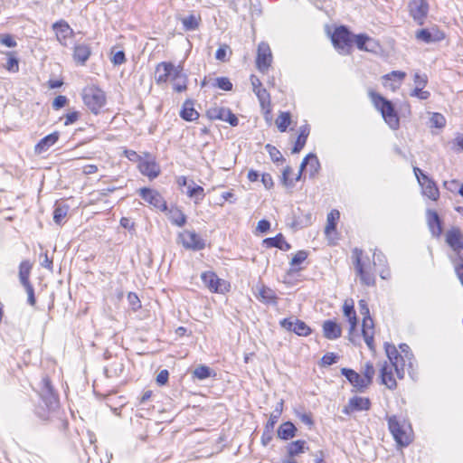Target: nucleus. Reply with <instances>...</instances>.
Listing matches in <instances>:
<instances>
[{
	"label": "nucleus",
	"instance_id": "31",
	"mask_svg": "<svg viewBox=\"0 0 463 463\" xmlns=\"http://www.w3.org/2000/svg\"><path fill=\"white\" fill-rule=\"evenodd\" d=\"M310 133V128L307 125H303L299 128V133L292 148L293 154L299 153L307 143V139Z\"/></svg>",
	"mask_w": 463,
	"mask_h": 463
},
{
	"label": "nucleus",
	"instance_id": "5",
	"mask_svg": "<svg viewBox=\"0 0 463 463\" xmlns=\"http://www.w3.org/2000/svg\"><path fill=\"white\" fill-rule=\"evenodd\" d=\"M332 43L335 49L342 54L350 52L354 35L345 25L336 27L331 36Z\"/></svg>",
	"mask_w": 463,
	"mask_h": 463
},
{
	"label": "nucleus",
	"instance_id": "58",
	"mask_svg": "<svg viewBox=\"0 0 463 463\" xmlns=\"http://www.w3.org/2000/svg\"><path fill=\"white\" fill-rule=\"evenodd\" d=\"M366 333H373V321L370 317H364L363 318V325H362V335Z\"/></svg>",
	"mask_w": 463,
	"mask_h": 463
},
{
	"label": "nucleus",
	"instance_id": "17",
	"mask_svg": "<svg viewBox=\"0 0 463 463\" xmlns=\"http://www.w3.org/2000/svg\"><path fill=\"white\" fill-rule=\"evenodd\" d=\"M371 408V401L368 398L352 397L347 405L343 409V413L349 415L354 411H368Z\"/></svg>",
	"mask_w": 463,
	"mask_h": 463
},
{
	"label": "nucleus",
	"instance_id": "34",
	"mask_svg": "<svg viewBox=\"0 0 463 463\" xmlns=\"http://www.w3.org/2000/svg\"><path fill=\"white\" fill-rule=\"evenodd\" d=\"M297 428L291 421L282 423L278 429V437L281 439L288 440L296 436Z\"/></svg>",
	"mask_w": 463,
	"mask_h": 463
},
{
	"label": "nucleus",
	"instance_id": "7",
	"mask_svg": "<svg viewBox=\"0 0 463 463\" xmlns=\"http://www.w3.org/2000/svg\"><path fill=\"white\" fill-rule=\"evenodd\" d=\"M387 421L389 430L392 433L394 440L397 442L398 446L402 448L409 446V444L411 442V439L407 432L403 430L402 426L397 420V417L394 415L388 416Z\"/></svg>",
	"mask_w": 463,
	"mask_h": 463
},
{
	"label": "nucleus",
	"instance_id": "33",
	"mask_svg": "<svg viewBox=\"0 0 463 463\" xmlns=\"http://www.w3.org/2000/svg\"><path fill=\"white\" fill-rule=\"evenodd\" d=\"M180 117L186 121H194L199 118V113L194 109L193 101L186 100L183 104Z\"/></svg>",
	"mask_w": 463,
	"mask_h": 463
},
{
	"label": "nucleus",
	"instance_id": "3",
	"mask_svg": "<svg viewBox=\"0 0 463 463\" xmlns=\"http://www.w3.org/2000/svg\"><path fill=\"white\" fill-rule=\"evenodd\" d=\"M354 265L356 275L361 282L366 286H373L375 283V277L373 272V264L368 257H363V250L357 248L353 250Z\"/></svg>",
	"mask_w": 463,
	"mask_h": 463
},
{
	"label": "nucleus",
	"instance_id": "12",
	"mask_svg": "<svg viewBox=\"0 0 463 463\" xmlns=\"http://www.w3.org/2000/svg\"><path fill=\"white\" fill-rule=\"evenodd\" d=\"M280 326L300 336H307L311 333L310 327L304 321L294 317L282 319Z\"/></svg>",
	"mask_w": 463,
	"mask_h": 463
},
{
	"label": "nucleus",
	"instance_id": "52",
	"mask_svg": "<svg viewBox=\"0 0 463 463\" xmlns=\"http://www.w3.org/2000/svg\"><path fill=\"white\" fill-rule=\"evenodd\" d=\"M400 350H401V353L403 354L402 356L404 358V363L406 361H408L409 366L411 367L412 366L411 360L413 359V354L411 352L410 346L407 344H401L400 345Z\"/></svg>",
	"mask_w": 463,
	"mask_h": 463
},
{
	"label": "nucleus",
	"instance_id": "24",
	"mask_svg": "<svg viewBox=\"0 0 463 463\" xmlns=\"http://www.w3.org/2000/svg\"><path fill=\"white\" fill-rule=\"evenodd\" d=\"M423 191V194L428 196L430 200L437 201L439 196V189L436 184L429 178L428 175H423V181L419 183Z\"/></svg>",
	"mask_w": 463,
	"mask_h": 463
},
{
	"label": "nucleus",
	"instance_id": "64",
	"mask_svg": "<svg viewBox=\"0 0 463 463\" xmlns=\"http://www.w3.org/2000/svg\"><path fill=\"white\" fill-rule=\"evenodd\" d=\"M126 61L125 52L123 51H118L114 53L111 58V62L114 65H121Z\"/></svg>",
	"mask_w": 463,
	"mask_h": 463
},
{
	"label": "nucleus",
	"instance_id": "51",
	"mask_svg": "<svg viewBox=\"0 0 463 463\" xmlns=\"http://www.w3.org/2000/svg\"><path fill=\"white\" fill-rule=\"evenodd\" d=\"M214 86L226 91L231 90L232 89V83L226 77L216 78Z\"/></svg>",
	"mask_w": 463,
	"mask_h": 463
},
{
	"label": "nucleus",
	"instance_id": "16",
	"mask_svg": "<svg viewBox=\"0 0 463 463\" xmlns=\"http://www.w3.org/2000/svg\"><path fill=\"white\" fill-rule=\"evenodd\" d=\"M415 37L420 42L430 43L442 41L445 38V34L443 32L433 27L431 29L424 28L417 31Z\"/></svg>",
	"mask_w": 463,
	"mask_h": 463
},
{
	"label": "nucleus",
	"instance_id": "22",
	"mask_svg": "<svg viewBox=\"0 0 463 463\" xmlns=\"http://www.w3.org/2000/svg\"><path fill=\"white\" fill-rule=\"evenodd\" d=\"M404 77V72L393 71L391 73L383 76V85L385 88L390 89L392 91H395L400 87Z\"/></svg>",
	"mask_w": 463,
	"mask_h": 463
},
{
	"label": "nucleus",
	"instance_id": "63",
	"mask_svg": "<svg viewBox=\"0 0 463 463\" xmlns=\"http://www.w3.org/2000/svg\"><path fill=\"white\" fill-rule=\"evenodd\" d=\"M68 102V99L65 96L59 95L52 101V108L54 109H60L63 108Z\"/></svg>",
	"mask_w": 463,
	"mask_h": 463
},
{
	"label": "nucleus",
	"instance_id": "44",
	"mask_svg": "<svg viewBox=\"0 0 463 463\" xmlns=\"http://www.w3.org/2000/svg\"><path fill=\"white\" fill-rule=\"evenodd\" d=\"M5 54L8 57L5 69L12 72H17L19 71L18 59L15 57L14 52H7Z\"/></svg>",
	"mask_w": 463,
	"mask_h": 463
},
{
	"label": "nucleus",
	"instance_id": "49",
	"mask_svg": "<svg viewBox=\"0 0 463 463\" xmlns=\"http://www.w3.org/2000/svg\"><path fill=\"white\" fill-rule=\"evenodd\" d=\"M363 373V379L364 380L367 386H369L372 383L374 375V368L371 363L365 364Z\"/></svg>",
	"mask_w": 463,
	"mask_h": 463
},
{
	"label": "nucleus",
	"instance_id": "29",
	"mask_svg": "<svg viewBox=\"0 0 463 463\" xmlns=\"http://www.w3.org/2000/svg\"><path fill=\"white\" fill-rule=\"evenodd\" d=\"M264 244L268 248H278L281 250L288 251L291 249L289 243H288L281 233H279L275 237L267 238L263 241Z\"/></svg>",
	"mask_w": 463,
	"mask_h": 463
},
{
	"label": "nucleus",
	"instance_id": "8",
	"mask_svg": "<svg viewBox=\"0 0 463 463\" xmlns=\"http://www.w3.org/2000/svg\"><path fill=\"white\" fill-rule=\"evenodd\" d=\"M201 279L203 285L212 292L223 294L228 291L229 284L213 271L203 272Z\"/></svg>",
	"mask_w": 463,
	"mask_h": 463
},
{
	"label": "nucleus",
	"instance_id": "35",
	"mask_svg": "<svg viewBox=\"0 0 463 463\" xmlns=\"http://www.w3.org/2000/svg\"><path fill=\"white\" fill-rule=\"evenodd\" d=\"M186 194L188 197L194 198L195 203H199L205 195L203 188L200 185H196L194 181H191L187 186Z\"/></svg>",
	"mask_w": 463,
	"mask_h": 463
},
{
	"label": "nucleus",
	"instance_id": "20",
	"mask_svg": "<svg viewBox=\"0 0 463 463\" xmlns=\"http://www.w3.org/2000/svg\"><path fill=\"white\" fill-rule=\"evenodd\" d=\"M341 374L348 380V382L356 389V391L364 392L368 387L363 379V376H361L353 369L342 368Z\"/></svg>",
	"mask_w": 463,
	"mask_h": 463
},
{
	"label": "nucleus",
	"instance_id": "40",
	"mask_svg": "<svg viewBox=\"0 0 463 463\" xmlns=\"http://www.w3.org/2000/svg\"><path fill=\"white\" fill-rule=\"evenodd\" d=\"M339 212L337 210H332L327 215V222L325 228V233L329 235L332 232L335 231L336 221L339 219Z\"/></svg>",
	"mask_w": 463,
	"mask_h": 463
},
{
	"label": "nucleus",
	"instance_id": "4",
	"mask_svg": "<svg viewBox=\"0 0 463 463\" xmlns=\"http://www.w3.org/2000/svg\"><path fill=\"white\" fill-rule=\"evenodd\" d=\"M82 99L88 109L95 115H98L106 104L105 92L96 86L84 88L82 90Z\"/></svg>",
	"mask_w": 463,
	"mask_h": 463
},
{
	"label": "nucleus",
	"instance_id": "25",
	"mask_svg": "<svg viewBox=\"0 0 463 463\" xmlns=\"http://www.w3.org/2000/svg\"><path fill=\"white\" fill-rule=\"evenodd\" d=\"M139 171L149 177L150 179L156 178L160 173L159 165L153 160H143L138 165Z\"/></svg>",
	"mask_w": 463,
	"mask_h": 463
},
{
	"label": "nucleus",
	"instance_id": "56",
	"mask_svg": "<svg viewBox=\"0 0 463 463\" xmlns=\"http://www.w3.org/2000/svg\"><path fill=\"white\" fill-rule=\"evenodd\" d=\"M292 174V168L286 166L282 172V183L285 186L293 187L295 183L293 179H289V175Z\"/></svg>",
	"mask_w": 463,
	"mask_h": 463
},
{
	"label": "nucleus",
	"instance_id": "48",
	"mask_svg": "<svg viewBox=\"0 0 463 463\" xmlns=\"http://www.w3.org/2000/svg\"><path fill=\"white\" fill-rule=\"evenodd\" d=\"M30 267L24 262L20 265L19 278L23 286L31 284L29 281Z\"/></svg>",
	"mask_w": 463,
	"mask_h": 463
},
{
	"label": "nucleus",
	"instance_id": "43",
	"mask_svg": "<svg viewBox=\"0 0 463 463\" xmlns=\"http://www.w3.org/2000/svg\"><path fill=\"white\" fill-rule=\"evenodd\" d=\"M344 315L348 318L349 324H352V329H354L357 326V318L354 306L345 304Z\"/></svg>",
	"mask_w": 463,
	"mask_h": 463
},
{
	"label": "nucleus",
	"instance_id": "36",
	"mask_svg": "<svg viewBox=\"0 0 463 463\" xmlns=\"http://www.w3.org/2000/svg\"><path fill=\"white\" fill-rule=\"evenodd\" d=\"M180 21L183 24L184 31H194L199 28L201 16L192 14L186 17H181Z\"/></svg>",
	"mask_w": 463,
	"mask_h": 463
},
{
	"label": "nucleus",
	"instance_id": "53",
	"mask_svg": "<svg viewBox=\"0 0 463 463\" xmlns=\"http://www.w3.org/2000/svg\"><path fill=\"white\" fill-rule=\"evenodd\" d=\"M307 258V252L306 250H298L290 261L292 267H296L304 262Z\"/></svg>",
	"mask_w": 463,
	"mask_h": 463
},
{
	"label": "nucleus",
	"instance_id": "19",
	"mask_svg": "<svg viewBox=\"0 0 463 463\" xmlns=\"http://www.w3.org/2000/svg\"><path fill=\"white\" fill-rule=\"evenodd\" d=\"M250 82L252 85V90L256 96L258 97V99L260 103V106L262 109H265L266 106L269 107L270 105V96L266 89L262 88V84L259 78L252 75L250 77Z\"/></svg>",
	"mask_w": 463,
	"mask_h": 463
},
{
	"label": "nucleus",
	"instance_id": "61",
	"mask_svg": "<svg viewBox=\"0 0 463 463\" xmlns=\"http://www.w3.org/2000/svg\"><path fill=\"white\" fill-rule=\"evenodd\" d=\"M128 300L133 310H137L141 307L140 300L136 293H128Z\"/></svg>",
	"mask_w": 463,
	"mask_h": 463
},
{
	"label": "nucleus",
	"instance_id": "42",
	"mask_svg": "<svg viewBox=\"0 0 463 463\" xmlns=\"http://www.w3.org/2000/svg\"><path fill=\"white\" fill-rule=\"evenodd\" d=\"M291 122L289 112H281L276 120L277 127L280 132H285Z\"/></svg>",
	"mask_w": 463,
	"mask_h": 463
},
{
	"label": "nucleus",
	"instance_id": "45",
	"mask_svg": "<svg viewBox=\"0 0 463 463\" xmlns=\"http://www.w3.org/2000/svg\"><path fill=\"white\" fill-rule=\"evenodd\" d=\"M68 213V207L58 205L53 212V221L57 224H61Z\"/></svg>",
	"mask_w": 463,
	"mask_h": 463
},
{
	"label": "nucleus",
	"instance_id": "28",
	"mask_svg": "<svg viewBox=\"0 0 463 463\" xmlns=\"http://www.w3.org/2000/svg\"><path fill=\"white\" fill-rule=\"evenodd\" d=\"M323 331L326 338L334 340L341 336V327L332 320H326L323 324Z\"/></svg>",
	"mask_w": 463,
	"mask_h": 463
},
{
	"label": "nucleus",
	"instance_id": "60",
	"mask_svg": "<svg viewBox=\"0 0 463 463\" xmlns=\"http://www.w3.org/2000/svg\"><path fill=\"white\" fill-rule=\"evenodd\" d=\"M338 360V356L334 353H327L323 355L321 362L323 365H332Z\"/></svg>",
	"mask_w": 463,
	"mask_h": 463
},
{
	"label": "nucleus",
	"instance_id": "21",
	"mask_svg": "<svg viewBox=\"0 0 463 463\" xmlns=\"http://www.w3.org/2000/svg\"><path fill=\"white\" fill-rule=\"evenodd\" d=\"M427 222L429 229L434 237H439L443 232L442 221L437 212L433 210L427 211Z\"/></svg>",
	"mask_w": 463,
	"mask_h": 463
},
{
	"label": "nucleus",
	"instance_id": "41",
	"mask_svg": "<svg viewBox=\"0 0 463 463\" xmlns=\"http://www.w3.org/2000/svg\"><path fill=\"white\" fill-rule=\"evenodd\" d=\"M212 375H215L213 371L206 365H199L193 371V376L199 380H205Z\"/></svg>",
	"mask_w": 463,
	"mask_h": 463
},
{
	"label": "nucleus",
	"instance_id": "37",
	"mask_svg": "<svg viewBox=\"0 0 463 463\" xmlns=\"http://www.w3.org/2000/svg\"><path fill=\"white\" fill-rule=\"evenodd\" d=\"M307 172L309 174V177L313 178L320 169V163L317 156L313 153H309L308 155H307Z\"/></svg>",
	"mask_w": 463,
	"mask_h": 463
},
{
	"label": "nucleus",
	"instance_id": "30",
	"mask_svg": "<svg viewBox=\"0 0 463 463\" xmlns=\"http://www.w3.org/2000/svg\"><path fill=\"white\" fill-rule=\"evenodd\" d=\"M381 383L386 385L389 389L392 390L396 387L397 383L392 376V368L385 363L380 370Z\"/></svg>",
	"mask_w": 463,
	"mask_h": 463
},
{
	"label": "nucleus",
	"instance_id": "62",
	"mask_svg": "<svg viewBox=\"0 0 463 463\" xmlns=\"http://www.w3.org/2000/svg\"><path fill=\"white\" fill-rule=\"evenodd\" d=\"M41 266L48 269L49 270H52V258L48 256V252L45 251L40 255Z\"/></svg>",
	"mask_w": 463,
	"mask_h": 463
},
{
	"label": "nucleus",
	"instance_id": "39",
	"mask_svg": "<svg viewBox=\"0 0 463 463\" xmlns=\"http://www.w3.org/2000/svg\"><path fill=\"white\" fill-rule=\"evenodd\" d=\"M257 298L260 301H263V302L269 303V304L276 303V299H277L275 292L271 288H267L265 286H261L259 288Z\"/></svg>",
	"mask_w": 463,
	"mask_h": 463
},
{
	"label": "nucleus",
	"instance_id": "11",
	"mask_svg": "<svg viewBox=\"0 0 463 463\" xmlns=\"http://www.w3.org/2000/svg\"><path fill=\"white\" fill-rule=\"evenodd\" d=\"M139 194L145 202L153 205L155 208L162 212L167 210L166 202L157 191L144 187L139 190Z\"/></svg>",
	"mask_w": 463,
	"mask_h": 463
},
{
	"label": "nucleus",
	"instance_id": "32",
	"mask_svg": "<svg viewBox=\"0 0 463 463\" xmlns=\"http://www.w3.org/2000/svg\"><path fill=\"white\" fill-rule=\"evenodd\" d=\"M90 48L87 44H77L74 47L73 58L77 62L85 64L90 56Z\"/></svg>",
	"mask_w": 463,
	"mask_h": 463
},
{
	"label": "nucleus",
	"instance_id": "14",
	"mask_svg": "<svg viewBox=\"0 0 463 463\" xmlns=\"http://www.w3.org/2000/svg\"><path fill=\"white\" fill-rule=\"evenodd\" d=\"M411 15L420 25H422L429 11L425 0H411L409 5Z\"/></svg>",
	"mask_w": 463,
	"mask_h": 463
},
{
	"label": "nucleus",
	"instance_id": "55",
	"mask_svg": "<svg viewBox=\"0 0 463 463\" xmlns=\"http://www.w3.org/2000/svg\"><path fill=\"white\" fill-rule=\"evenodd\" d=\"M0 43L9 48H14L17 45V43L14 39L13 35L9 33L0 34Z\"/></svg>",
	"mask_w": 463,
	"mask_h": 463
},
{
	"label": "nucleus",
	"instance_id": "18",
	"mask_svg": "<svg viewBox=\"0 0 463 463\" xmlns=\"http://www.w3.org/2000/svg\"><path fill=\"white\" fill-rule=\"evenodd\" d=\"M447 243L456 251L459 258L463 260L461 256V250H463V236L460 231L457 228L449 230L446 234Z\"/></svg>",
	"mask_w": 463,
	"mask_h": 463
},
{
	"label": "nucleus",
	"instance_id": "6",
	"mask_svg": "<svg viewBox=\"0 0 463 463\" xmlns=\"http://www.w3.org/2000/svg\"><path fill=\"white\" fill-rule=\"evenodd\" d=\"M172 74H175V78L183 77V67L175 66L172 62L166 61L157 64L156 68V80L158 84L170 80Z\"/></svg>",
	"mask_w": 463,
	"mask_h": 463
},
{
	"label": "nucleus",
	"instance_id": "27",
	"mask_svg": "<svg viewBox=\"0 0 463 463\" xmlns=\"http://www.w3.org/2000/svg\"><path fill=\"white\" fill-rule=\"evenodd\" d=\"M353 43H355L360 51L372 52L375 47L374 41L368 35L363 33L354 35Z\"/></svg>",
	"mask_w": 463,
	"mask_h": 463
},
{
	"label": "nucleus",
	"instance_id": "57",
	"mask_svg": "<svg viewBox=\"0 0 463 463\" xmlns=\"http://www.w3.org/2000/svg\"><path fill=\"white\" fill-rule=\"evenodd\" d=\"M280 415L278 414V411H273L268 422L266 423L265 430L268 433H270L272 430L274 429L275 424L278 422Z\"/></svg>",
	"mask_w": 463,
	"mask_h": 463
},
{
	"label": "nucleus",
	"instance_id": "15",
	"mask_svg": "<svg viewBox=\"0 0 463 463\" xmlns=\"http://www.w3.org/2000/svg\"><path fill=\"white\" fill-rule=\"evenodd\" d=\"M52 28L56 33V38L62 46H68V40L73 36V30L65 21H59L52 24Z\"/></svg>",
	"mask_w": 463,
	"mask_h": 463
},
{
	"label": "nucleus",
	"instance_id": "13",
	"mask_svg": "<svg viewBox=\"0 0 463 463\" xmlns=\"http://www.w3.org/2000/svg\"><path fill=\"white\" fill-rule=\"evenodd\" d=\"M272 54L267 43H260L258 46L256 64L260 71H265L270 66Z\"/></svg>",
	"mask_w": 463,
	"mask_h": 463
},
{
	"label": "nucleus",
	"instance_id": "50",
	"mask_svg": "<svg viewBox=\"0 0 463 463\" xmlns=\"http://www.w3.org/2000/svg\"><path fill=\"white\" fill-rule=\"evenodd\" d=\"M222 120L228 122L232 127H236L239 124L238 118L228 108H225V112L223 113V118H222Z\"/></svg>",
	"mask_w": 463,
	"mask_h": 463
},
{
	"label": "nucleus",
	"instance_id": "2",
	"mask_svg": "<svg viewBox=\"0 0 463 463\" xmlns=\"http://www.w3.org/2000/svg\"><path fill=\"white\" fill-rule=\"evenodd\" d=\"M369 94L374 107L381 112L386 124L393 130L398 129L400 119L392 102L373 91H370Z\"/></svg>",
	"mask_w": 463,
	"mask_h": 463
},
{
	"label": "nucleus",
	"instance_id": "9",
	"mask_svg": "<svg viewBox=\"0 0 463 463\" xmlns=\"http://www.w3.org/2000/svg\"><path fill=\"white\" fill-rule=\"evenodd\" d=\"M178 239L185 249L200 250L205 247V241L194 231L180 232Z\"/></svg>",
	"mask_w": 463,
	"mask_h": 463
},
{
	"label": "nucleus",
	"instance_id": "23",
	"mask_svg": "<svg viewBox=\"0 0 463 463\" xmlns=\"http://www.w3.org/2000/svg\"><path fill=\"white\" fill-rule=\"evenodd\" d=\"M59 132L51 133L43 137L35 146L34 152L38 155L46 152L59 139Z\"/></svg>",
	"mask_w": 463,
	"mask_h": 463
},
{
	"label": "nucleus",
	"instance_id": "47",
	"mask_svg": "<svg viewBox=\"0 0 463 463\" xmlns=\"http://www.w3.org/2000/svg\"><path fill=\"white\" fill-rule=\"evenodd\" d=\"M265 149L269 154V156L274 163H278L284 160L280 151L277 149L274 146L268 144L265 146Z\"/></svg>",
	"mask_w": 463,
	"mask_h": 463
},
{
	"label": "nucleus",
	"instance_id": "38",
	"mask_svg": "<svg viewBox=\"0 0 463 463\" xmlns=\"http://www.w3.org/2000/svg\"><path fill=\"white\" fill-rule=\"evenodd\" d=\"M305 445H306V441L302 440V439H298V440L290 442L287 446V451H288V455L289 458H292L295 456L305 452V449H306Z\"/></svg>",
	"mask_w": 463,
	"mask_h": 463
},
{
	"label": "nucleus",
	"instance_id": "54",
	"mask_svg": "<svg viewBox=\"0 0 463 463\" xmlns=\"http://www.w3.org/2000/svg\"><path fill=\"white\" fill-rule=\"evenodd\" d=\"M430 123L432 127L441 128L445 126L446 119L443 115L439 113H433L430 118Z\"/></svg>",
	"mask_w": 463,
	"mask_h": 463
},
{
	"label": "nucleus",
	"instance_id": "46",
	"mask_svg": "<svg viewBox=\"0 0 463 463\" xmlns=\"http://www.w3.org/2000/svg\"><path fill=\"white\" fill-rule=\"evenodd\" d=\"M224 112H225V108L224 107H217V106H215V107L210 108L207 110L206 115L212 120H214V119L222 120V118H223V113Z\"/></svg>",
	"mask_w": 463,
	"mask_h": 463
},
{
	"label": "nucleus",
	"instance_id": "59",
	"mask_svg": "<svg viewBox=\"0 0 463 463\" xmlns=\"http://www.w3.org/2000/svg\"><path fill=\"white\" fill-rule=\"evenodd\" d=\"M230 50V47L227 44L221 45L215 53V58L219 61H224L227 60V52Z\"/></svg>",
	"mask_w": 463,
	"mask_h": 463
},
{
	"label": "nucleus",
	"instance_id": "1",
	"mask_svg": "<svg viewBox=\"0 0 463 463\" xmlns=\"http://www.w3.org/2000/svg\"><path fill=\"white\" fill-rule=\"evenodd\" d=\"M42 403L36 408V415L43 420H48L59 408L58 395L54 392L48 376H43L38 387Z\"/></svg>",
	"mask_w": 463,
	"mask_h": 463
},
{
	"label": "nucleus",
	"instance_id": "10",
	"mask_svg": "<svg viewBox=\"0 0 463 463\" xmlns=\"http://www.w3.org/2000/svg\"><path fill=\"white\" fill-rule=\"evenodd\" d=\"M385 352L392 364V367L395 369L397 376L402 378L404 374V358L396 349L394 345L385 344Z\"/></svg>",
	"mask_w": 463,
	"mask_h": 463
},
{
	"label": "nucleus",
	"instance_id": "26",
	"mask_svg": "<svg viewBox=\"0 0 463 463\" xmlns=\"http://www.w3.org/2000/svg\"><path fill=\"white\" fill-rule=\"evenodd\" d=\"M165 212H167V217L172 224L183 227L186 223L185 214L177 206H172L169 209L167 208Z\"/></svg>",
	"mask_w": 463,
	"mask_h": 463
}]
</instances>
